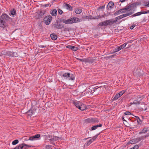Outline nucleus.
Wrapping results in <instances>:
<instances>
[{
	"label": "nucleus",
	"mask_w": 149,
	"mask_h": 149,
	"mask_svg": "<svg viewBox=\"0 0 149 149\" xmlns=\"http://www.w3.org/2000/svg\"><path fill=\"white\" fill-rule=\"evenodd\" d=\"M128 16L126 13L123 14L116 17L115 19L116 20L113 19L106 20L98 24V25L100 26H105L108 25H111L117 22V20L120 19Z\"/></svg>",
	"instance_id": "1"
},
{
	"label": "nucleus",
	"mask_w": 149,
	"mask_h": 149,
	"mask_svg": "<svg viewBox=\"0 0 149 149\" xmlns=\"http://www.w3.org/2000/svg\"><path fill=\"white\" fill-rule=\"evenodd\" d=\"M108 88V87L105 86H96L91 89V93L94 95H97L101 93L104 88L105 89H107Z\"/></svg>",
	"instance_id": "2"
},
{
	"label": "nucleus",
	"mask_w": 149,
	"mask_h": 149,
	"mask_svg": "<svg viewBox=\"0 0 149 149\" xmlns=\"http://www.w3.org/2000/svg\"><path fill=\"white\" fill-rule=\"evenodd\" d=\"M136 7V4L135 3H133L126 6L124 8L125 9V13L129 16L132 15L134 13Z\"/></svg>",
	"instance_id": "3"
},
{
	"label": "nucleus",
	"mask_w": 149,
	"mask_h": 149,
	"mask_svg": "<svg viewBox=\"0 0 149 149\" xmlns=\"http://www.w3.org/2000/svg\"><path fill=\"white\" fill-rule=\"evenodd\" d=\"M81 21L80 19H79L77 17H73L64 21L63 22L65 24H72L79 22Z\"/></svg>",
	"instance_id": "4"
},
{
	"label": "nucleus",
	"mask_w": 149,
	"mask_h": 149,
	"mask_svg": "<svg viewBox=\"0 0 149 149\" xmlns=\"http://www.w3.org/2000/svg\"><path fill=\"white\" fill-rule=\"evenodd\" d=\"M73 104L77 107L79 109L81 110L84 111L86 109V107L84 104H83L80 101H78L77 100L74 101L73 102Z\"/></svg>",
	"instance_id": "5"
},
{
	"label": "nucleus",
	"mask_w": 149,
	"mask_h": 149,
	"mask_svg": "<svg viewBox=\"0 0 149 149\" xmlns=\"http://www.w3.org/2000/svg\"><path fill=\"white\" fill-rule=\"evenodd\" d=\"M149 136V134L141 137H138L136 138L132 139L129 141V143L130 144H135L139 141L143 139L146 138L148 137Z\"/></svg>",
	"instance_id": "6"
},
{
	"label": "nucleus",
	"mask_w": 149,
	"mask_h": 149,
	"mask_svg": "<svg viewBox=\"0 0 149 149\" xmlns=\"http://www.w3.org/2000/svg\"><path fill=\"white\" fill-rule=\"evenodd\" d=\"M61 77H65L68 80H73L74 79V76L73 74L68 72L64 73L62 75Z\"/></svg>",
	"instance_id": "7"
},
{
	"label": "nucleus",
	"mask_w": 149,
	"mask_h": 149,
	"mask_svg": "<svg viewBox=\"0 0 149 149\" xmlns=\"http://www.w3.org/2000/svg\"><path fill=\"white\" fill-rule=\"evenodd\" d=\"M5 55L11 57H15L17 56V54L16 52L10 51L7 52L4 54Z\"/></svg>",
	"instance_id": "8"
},
{
	"label": "nucleus",
	"mask_w": 149,
	"mask_h": 149,
	"mask_svg": "<svg viewBox=\"0 0 149 149\" xmlns=\"http://www.w3.org/2000/svg\"><path fill=\"white\" fill-rule=\"evenodd\" d=\"M85 122L86 123H97L99 122L98 120L96 118H89L85 120Z\"/></svg>",
	"instance_id": "9"
},
{
	"label": "nucleus",
	"mask_w": 149,
	"mask_h": 149,
	"mask_svg": "<svg viewBox=\"0 0 149 149\" xmlns=\"http://www.w3.org/2000/svg\"><path fill=\"white\" fill-rule=\"evenodd\" d=\"M0 17L1 18V19H3L5 22L11 19V18L6 13H3L0 16Z\"/></svg>",
	"instance_id": "10"
},
{
	"label": "nucleus",
	"mask_w": 149,
	"mask_h": 149,
	"mask_svg": "<svg viewBox=\"0 0 149 149\" xmlns=\"http://www.w3.org/2000/svg\"><path fill=\"white\" fill-rule=\"evenodd\" d=\"M52 19V17L50 15H48L45 17L44 19L45 23L46 25H49Z\"/></svg>",
	"instance_id": "11"
},
{
	"label": "nucleus",
	"mask_w": 149,
	"mask_h": 149,
	"mask_svg": "<svg viewBox=\"0 0 149 149\" xmlns=\"http://www.w3.org/2000/svg\"><path fill=\"white\" fill-rule=\"evenodd\" d=\"M45 11L44 10H40L37 12L36 17L38 19L41 18L42 16L44 15Z\"/></svg>",
	"instance_id": "12"
},
{
	"label": "nucleus",
	"mask_w": 149,
	"mask_h": 149,
	"mask_svg": "<svg viewBox=\"0 0 149 149\" xmlns=\"http://www.w3.org/2000/svg\"><path fill=\"white\" fill-rule=\"evenodd\" d=\"M54 27L58 29H62L64 27L63 25L60 22H57L54 25Z\"/></svg>",
	"instance_id": "13"
},
{
	"label": "nucleus",
	"mask_w": 149,
	"mask_h": 149,
	"mask_svg": "<svg viewBox=\"0 0 149 149\" xmlns=\"http://www.w3.org/2000/svg\"><path fill=\"white\" fill-rule=\"evenodd\" d=\"M40 135L39 134H37L33 136L30 137L29 139V140L31 141L37 140L38 139L40 138Z\"/></svg>",
	"instance_id": "14"
},
{
	"label": "nucleus",
	"mask_w": 149,
	"mask_h": 149,
	"mask_svg": "<svg viewBox=\"0 0 149 149\" xmlns=\"http://www.w3.org/2000/svg\"><path fill=\"white\" fill-rule=\"evenodd\" d=\"M125 13V9H124V8L119 10L116 11L114 13V15L115 16H116L120 14V13Z\"/></svg>",
	"instance_id": "15"
},
{
	"label": "nucleus",
	"mask_w": 149,
	"mask_h": 149,
	"mask_svg": "<svg viewBox=\"0 0 149 149\" xmlns=\"http://www.w3.org/2000/svg\"><path fill=\"white\" fill-rule=\"evenodd\" d=\"M6 22L0 17V27L4 28L6 26Z\"/></svg>",
	"instance_id": "16"
},
{
	"label": "nucleus",
	"mask_w": 149,
	"mask_h": 149,
	"mask_svg": "<svg viewBox=\"0 0 149 149\" xmlns=\"http://www.w3.org/2000/svg\"><path fill=\"white\" fill-rule=\"evenodd\" d=\"M63 7L65 8L66 9L70 11H72L73 10V8L69 4L64 3L63 4Z\"/></svg>",
	"instance_id": "17"
},
{
	"label": "nucleus",
	"mask_w": 149,
	"mask_h": 149,
	"mask_svg": "<svg viewBox=\"0 0 149 149\" xmlns=\"http://www.w3.org/2000/svg\"><path fill=\"white\" fill-rule=\"evenodd\" d=\"M114 7V3L112 1H110L108 3L107 9L111 10Z\"/></svg>",
	"instance_id": "18"
},
{
	"label": "nucleus",
	"mask_w": 149,
	"mask_h": 149,
	"mask_svg": "<svg viewBox=\"0 0 149 149\" xmlns=\"http://www.w3.org/2000/svg\"><path fill=\"white\" fill-rule=\"evenodd\" d=\"M66 47L71 49L72 50L74 51H76L78 49V48L77 47L72 46L70 45H67Z\"/></svg>",
	"instance_id": "19"
},
{
	"label": "nucleus",
	"mask_w": 149,
	"mask_h": 149,
	"mask_svg": "<svg viewBox=\"0 0 149 149\" xmlns=\"http://www.w3.org/2000/svg\"><path fill=\"white\" fill-rule=\"evenodd\" d=\"M149 131V129L147 127H144L143 129L141 130L139 132V134H141L146 133L147 132Z\"/></svg>",
	"instance_id": "20"
},
{
	"label": "nucleus",
	"mask_w": 149,
	"mask_h": 149,
	"mask_svg": "<svg viewBox=\"0 0 149 149\" xmlns=\"http://www.w3.org/2000/svg\"><path fill=\"white\" fill-rule=\"evenodd\" d=\"M16 14V10L14 8H13L10 11V13L9 14L11 16L14 17V15Z\"/></svg>",
	"instance_id": "21"
},
{
	"label": "nucleus",
	"mask_w": 149,
	"mask_h": 149,
	"mask_svg": "<svg viewBox=\"0 0 149 149\" xmlns=\"http://www.w3.org/2000/svg\"><path fill=\"white\" fill-rule=\"evenodd\" d=\"M95 60V59L91 58H86V63H93L94 61Z\"/></svg>",
	"instance_id": "22"
},
{
	"label": "nucleus",
	"mask_w": 149,
	"mask_h": 149,
	"mask_svg": "<svg viewBox=\"0 0 149 149\" xmlns=\"http://www.w3.org/2000/svg\"><path fill=\"white\" fill-rule=\"evenodd\" d=\"M82 10L79 8H76L75 9V13L77 14H79L82 12Z\"/></svg>",
	"instance_id": "23"
},
{
	"label": "nucleus",
	"mask_w": 149,
	"mask_h": 149,
	"mask_svg": "<svg viewBox=\"0 0 149 149\" xmlns=\"http://www.w3.org/2000/svg\"><path fill=\"white\" fill-rule=\"evenodd\" d=\"M50 37L51 39L53 40H56L57 38V35L54 33L51 34Z\"/></svg>",
	"instance_id": "24"
},
{
	"label": "nucleus",
	"mask_w": 149,
	"mask_h": 149,
	"mask_svg": "<svg viewBox=\"0 0 149 149\" xmlns=\"http://www.w3.org/2000/svg\"><path fill=\"white\" fill-rule=\"evenodd\" d=\"M139 100V98H138L136 100H134L133 102V104H136V105H138L140 104V102L141 100V99H140Z\"/></svg>",
	"instance_id": "25"
},
{
	"label": "nucleus",
	"mask_w": 149,
	"mask_h": 149,
	"mask_svg": "<svg viewBox=\"0 0 149 149\" xmlns=\"http://www.w3.org/2000/svg\"><path fill=\"white\" fill-rule=\"evenodd\" d=\"M50 13L53 16H56L57 14V12L56 10L55 9L53 10L52 11L50 12Z\"/></svg>",
	"instance_id": "26"
},
{
	"label": "nucleus",
	"mask_w": 149,
	"mask_h": 149,
	"mask_svg": "<svg viewBox=\"0 0 149 149\" xmlns=\"http://www.w3.org/2000/svg\"><path fill=\"white\" fill-rule=\"evenodd\" d=\"M27 113L29 116H31L34 114V111L33 110L30 109L28 111Z\"/></svg>",
	"instance_id": "27"
},
{
	"label": "nucleus",
	"mask_w": 149,
	"mask_h": 149,
	"mask_svg": "<svg viewBox=\"0 0 149 149\" xmlns=\"http://www.w3.org/2000/svg\"><path fill=\"white\" fill-rule=\"evenodd\" d=\"M102 126V124H100L99 125H95L91 127V130H94L97 129L99 127H101Z\"/></svg>",
	"instance_id": "28"
},
{
	"label": "nucleus",
	"mask_w": 149,
	"mask_h": 149,
	"mask_svg": "<svg viewBox=\"0 0 149 149\" xmlns=\"http://www.w3.org/2000/svg\"><path fill=\"white\" fill-rule=\"evenodd\" d=\"M127 45V43L126 42H125L124 43L123 45H122L119 46V48L120 49V50L123 49V48H125V47L126 45Z\"/></svg>",
	"instance_id": "29"
},
{
	"label": "nucleus",
	"mask_w": 149,
	"mask_h": 149,
	"mask_svg": "<svg viewBox=\"0 0 149 149\" xmlns=\"http://www.w3.org/2000/svg\"><path fill=\"white\" fill-rule=\"evenodd\" d=\"M120 97V95L118 94H117L113 98L112 100L114 101L117 100Z\"/></svg>",
	"instance_id": "30"
},
{
	"label": "nucleus",
	"mask_w": 149,
	"mask_h": 149,
	"mask_svg": "<svg viewBox=\"0 0 149 149\" xmlns=\"http://www.w3.org/2000/svg\"><path fill=\"white\" fill-rule=\"evenodd\" d=\"M140 15H141L140 12H139L133 14L131 16V17H135L137 16H140Z\"/></svg>",
	"instance_id": "31"
},
{
	"label": "nucleus",
	"mask_w": 149,
	"mask_h": 149,
	"mask_svg": "<svg viewBox=\"0 0 149 149\" xmlns=\"http://www.w3.org/2000/svg\"><path fill=\"white\" fill-rule=\"evenodd\" d=\"M77 59L80 61L84 62L86 63V58L80 59L79 58H77Z\"/></svg>",
	"instance_id": "32"
},
{
	"label": "nucleus",
	"mask_w": 149,
	"mask_h": 149,
	"mask_svg": "<svg viewBox=\"0 0 149 149\" xmlns=\"http://www.w3.org/2000/svg\"><path fill=\"white\" fill-rule=\"evenodd\" d=\"M19 142V141L18 140L16 139L12 142V144L13 145H15L17 144Z\"/></svg>",
	"instance_id": "33"
},
{
	"label": "nucleus",
	"mask_w": 149,
	"mask_h": 149,
	"mask_svg": "<svg viewBox=\"0 0 149 149\" xmlns=\"http://www.w3.org/2000/svg\"><path fill=\"white\" fill-rule=\"evenodd\" d=\"M99 134H97L95 136H94L93 137L92 139H91L93 141L95 140V139L97 138Z\"/></svg>",
	"instance_id": "34"
},
{
	"label": "nucleus",
	"mask_w": 149,
	"mask_h": 149,
	"mask_svg": "<svg viewBox=\"0 0 149 149\" xmlns=\"http://www.w3.org/2000/svg\"><path fill=\"white\" fill-rule=\"evenodd\" d=\"M93 142L92 140L91 139H90L87 142L86 145L87 146H89Z\"/></svg>",
	"instance_id": "35"
},
{
	"label": "nucleus",
	"mask_w": 149,
	"mask_h": 149,
	"mask_svg": "<svg viewBox=\"0 0 149 149\" xmlns=\"http://www.w3.org/2000/svg\"><path fill=\"white\" fill-rule=\"evenodd\" d=\"M23 145L24 146V148H27L31 147L32 146H31L26 144L25 143H23Z\"/></svg>",
	"instance_id": "36"
},
{
	"label": "nucleus",
	"mask_w": 149,
	"mask_h": 149,
	"mask_svg": "<svg viewBox=\"0 0 149 149\" xmlns=\"http://www.w3.org/2000/svg\"><path fill=\"white\" fill-rule=\"evenodd\" d=\"M120 50V49L119 48V47L118 46V47L114 49V52H118Z\"/></svg>",
	"instance_id": "37"
},
{
	"label": "nucleus",
	"mask_w": 149,
	"mask_h": 149,
	"mask_svg": "<svg viewBox=\"0 0 149 149\" xmlns=\"http://www.w3.org/2000/svg\"><path fill=\"white\" fill-rule=\"evenodd\" d=\"M58 138L56 136H54L53 138H52V139L53 141H56L58 139Z\"/></svg>",
	"instance_id": "38"
},
{
	"label": "nucleus",
	"mask_w": 149,
	"mask_h": 149,
	"mask_svg": "<svg viewBox=\"0 0 149 149\" xmlns=\"http://www.w3.org/2000/svg\"><path fill=\"white\" fill-rule=\"evenodd\" d=\"M125 93V91H120V93H118V94L120 95V97L122 96L124 93Z\"/></svg>",
	"instance_id": "39"
},
{
	"label": "nucleus",
	"mask_w": 149,
	"mask_h": 149,
	"mask_svg": "<svg viewBox=\"0 0 149 149\" xmlns=\"http://www.w3.org/2000/svg\"><path fill=\"white\" fill-rule=\"evenodd\" d=\"M144 5L145 6L149 7V1H147L145 3Z\"/></svg>",
	"instance_id": "40"
},
{
	"label": "nucleus",
	"mask_w": 149,
	"mask_h": 149,
	"mask_svg": "<svg viewBox=\"0 0 149 149\" xmlns=\"http://www.w3.org/2000/svg\"><path fill=\"white\" fill-rule=\"evenodd\" d=\"M19 148L21 149H23L24 148V146L23 145V143L19 145Z\"/></svg>",
	"instance_id": "41"
},
{
	"label": "nucleus",
	"mask_w": 149,
	"mask_h": 149,
	"mask_svg": "<svg viewBox=\"0 0 149 149\" xmlns=\"http://www.w3.org/2000/svg\"><path fill=\"white\" fill-rule=\"evenodd\" d=\"M135 116L136 117V119L137 120V122L138 123H139V122H141V120L139 118V117H138V116Z\"/></svg>",
	"instance_id": "42"
},
{
	"label": "nucleus",
	"mask_w": 149,
	"mask_h": 149,
	"mask_svg": "<svg viewBox=\"0 0 149 149\" xmlns=\"http://www.w3.org/2000/svg\"><path fill=\"white\" fill-rule=\"evenodd\" d=\"M124 114L125 115H131V113L129 111H126L125 112Z\"/></svg>",
	"instance_id": "43"
},
{
	"label": "nucleus",
	"mask_w": 149,
	"mask_h": 149,
	"mask_svg": "<svg viewBox=\"0 0 149 149\" xmlns=\"http://www.w3.org/2000/svg\"><path fill=\"white\" fill-rule=\"evenodd\" d=\"M132 148L133 149H138L139 148V146L137 145H135Z\"/></svg>",
	"instance_id": "44"
},
{
	"label": "nucleus",
	"mask_w": 149,
	"mask_h": 149,
	"mask_svg": "<svg viewBox=\"0 0 149 149\" xmlns=\"http://www.w3.org/2000/svg\"><path fill=\"white\" fill-rule=\"evenodd\" d=\"M58 12L59 14H62L63 13V11L61 9H59L58 10Z\"/></svg>",
	"instance_id": "45"
},
{
	"label": "nucleus",
	"mask_w": 149,
	"mask_h": 149,
	"mask_svg": "<svg viewBox=\"0 0 149 149\" xmlns=\"http://www.w3.org/2000/svg\"><path fill=\"white\" fill-rule=\"evenodd\" d=\"M104 8H105V5H104V6H100L98 8V10H99V9H104Z\"/></svg>",
	"instance_id": "46"
},
{
	"label": "nucleus",
	"mask_w": 149,
	"mask_h": 149,
	"mask_svg": "<svg viewBox=\"0 0 149 149\" xmlns=\"http://www.w3.org/2000/svg\"><path fill=\"white\" fill-rule=\"evenodd\" d=\"M140 12L141 15L142 14H146V11H140Z\"/></svg>",
	"instance_id": "47"
},
{
	"label": "nucleus",
	"mask_w": 149,
	"mask_h": 149,
	"mask_svg": "<svg viewBox=\"0 0 149 149\" xmlns=\"http://www.w3.org/2000/svg\"><path fill=\"white\" fill-rule=\"evenodd\" d=\"M64 31H69V29L68 28H65L63 30Z\"/></svg>",
	"instance_id": "48"
},
{
	"label": "nucleus",
	"mask_w": 149,
	"mask_h": 149,
	"mask_svg": "<svg viewBox=\"0 0 149 149\" xmlns=\"http://www.w3.org/2000/svg\"><path fill=\"white\" fill-rule=\"evenodd\" d=\"M135 25H134L131 26L130 27V28L131 29H134V28L135 27Z\"/></svg>",
	"instance_id": "49"
},
{
	"label": "nucleus",
	"mask_w": 149,
	"mask_h": 149,
	"mask_svg": "<svg viewBox=\"0 0 149 149\" xmlns=\"http://www.w3.org/2000/svg\"><path fill=\"white\" fill-rule=\"evenodd\" d=\"M39 47L40 48H44L46 47V46H44L42 45H40L39 46Z\"/></svg>",
	"instance_id": "50"
},
{
	"label": "nucleus",
	"mask_w": 149,
	"mask_h": 149,
	"mask_svg": "<svg viewBox=\"0 0 149 149\" xmlns=\"http://www.w3.org/2000/svg\"><path fill=\"white\" fill-rule=\"evenodd\" d=\"M14 149H19V146H16L15 147Z\"/></svg>",
	"instance_id": "51"
},
{
	"label": "nucleus",
	"mask_w": 149,
	"mask_h": 149,
	"mask_svg": "<svg viewBox=\"0 0 149 149\" xmlns=\"http://www.w3.org/2000/svg\"><path fill=\"white\" fill-rule=\"evenodd\" d=\"M86 19H89V16H86Z\"/></svg>",
	"instance_id": "52"
},
{
	"label": "nucleus",
	"mask_w": 149,
	"mask_h": 149,
	"mask_svg": "<svg viewBox=\"0 0 149 149\" xmlns=\"http://www.w3.org/2000/svg\"><path fill=\"white\" fill-rule=\"evenodd\" d=\"M146 14L149 13V10H147L146 11Z\"/></svg>",
	"instance_id": "53"
},
{
	"label": "nucleus",
	"mask_w": 149,
	"mask_h": 149,
	"mask_svg": "<svg viewBox=\"0 0 149 149\" xmlns=\"http://www.w3.org/2000/svg\"><path fill=\"white\" fill-rule=\"evenodd\" d=\"M125 0H120V1L122 2H124Z\"/></svg>",
	"instance_id": "54"
},
{
	"label": "nucleus",
	"mask_w": 149,
	"mask_h": 149,
	"mask_svg": "<svg viewBox=\"0 0 149 149\" xmlns=\"http://www.w3.org/2000/svg\"><path fill=\"white\" fill-rule=\"evenodd\" d=\"M89 18H90V19H91V18L92 16H91L90 15L89 16Z\"/></svg>",
	"instance_id": "55"
},
{
	"label": "nucleus",
	"mask_w": 149,
	"mask_h": 149,
	"mask_svg": "<svg viewBox=\"0 0 149 149\" xmlns=\"http://www.w3.org/2000/svg\"><path fill=\"white\" fill-rule=\"evenodd\" d=\"M133 104V102L132 103V102H131L130 103V105H132V104Z\"/></svg>",
	"instance_id": "56"
},
{
	"label": "nucleus",
	"mask_w": 149,
	"mask_h": 149,
	"mask_svg": "<svg viewBox=\"0 0 149 149\" xmlns=\"http://www.w3.org/2000/svg\"><path fill=\"white\" fill-rule=\"evenodd\" d=\"M86 138L85 139V140H86V139H88V138Z\"/></svg>",
	"instance_id": "57"
},
{
	"label": "nucleus",
	"mask_w": 149,
	"mask_h": 149,
	"mask_svg": "<svg viewBox=\"0 0 149 149\" xmlns=\"http://www.w3.org/2000/svg\"><path fill=\"white\" fill-rule=\"evenodd\" d=\"M133 149V148H131V149Z\"/></svg>",
	"instance_id": "58"
}]
</instances>
